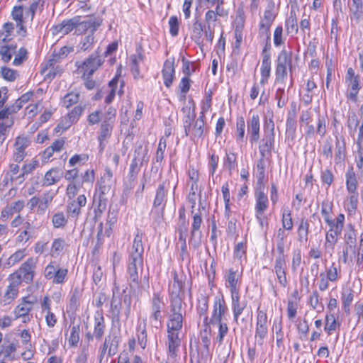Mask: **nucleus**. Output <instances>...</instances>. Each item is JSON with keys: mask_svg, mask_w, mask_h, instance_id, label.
<instances>
[{"mask_svg": "<svg viewBox=\"0 0 363 363\" xmlns=\"http://www.w3.org/2000/svg\"><path fill=\"white\" fill-rule=\"evenodd\" d=\"M143 232L138 229L133 245L128 250L127 259V277L130 287L134 291L143 289L141 285V277L143 272Z\"/></svg>", "mask_w": 363, "mask_h": 363, "instance_id": "1", "label": "nucleus"}, {"mask_svg": "<svg viewBox=\"0 0 363 363\" xmlns=\"http://www.w3.org/2000/svg\"><path fill=\"white\" fill-rule=\"evenodd\" d=\"M184 113L183 118L184 128L186 135H191L192 138H201L204 133V116L200 113L199 117L195 120V111L189 106L182 109Z\"/></svg>", "mask_w": 363, "mask_h": 363, "instance_id": "2", "label": "nucleus"}, {"mask_svg": "<svg viewBox=\"0 0 363 363\" xmlns=\"http://www.w3.org/2000/svg\"><path fill=\"white\" fill-rule=\"evenodd\" d=\"M345 217L343 213H340L333 221L328 223V230L325 233L324 247L326 252L331 255L334 251L335 245L338 241V237L341 235L344 228Z\"/></svg>", "mask_w": 363, "mask_h": 363, "instance_id": "3", "label": "nucleus"}, {"mask_svg": "<svg viewBox=\"0 0 363 363\" xmlns=\"http://www.w3.org/2000/svg\"><path fill=\"white\" fill-rule=\"evenodd\" d=\"M165 308L164 297L159 292L154 293L149 301V322L152 327L158 328L162 325Z\"/></svg>", "mask_w": 363, "mask_h": 363, "instance_id": "4", "label": "nucleus"}, {"mask_svg": "<svg viewBox=\"0 0 363 363\" xmlns=\"http://www.w3.org/2000/svg\"><path fill=\"white\" fill-rule=\"evenodd\" d=\"M287 68L290 72L293 71L292 52L283 49L277 59L275 70L276 82L283 84L287 77Z\"/></svg>", "mask_w": 363, "mask_h": 363, "instance_id": "5", "label": "nucleus"}, {"mask_svg": "<svg viewBox=\"0 0 363 363\" xmlns=\"http://www.w3.org/2000/svg\"><path fill=\"white\" fill-rule=\"evenodd\" d=\"M36 264L35 258H28L16 272L10 274L9 280H15L19 284L23 281L26 284L31 283L34 278Z\"/></svg>", "mask_w": 363, "mask_h": 363, "instance_id": "6", "label": "nucleus"}, {"mask_svg": "<svg viewBox=\"0 0 363 363\" xmlns=\"http://www.w3.org/2000/svg\"><path fill=\"white\" fill-rule=\"evenodd\" d=\"M274 123L272 119L266 122L264 135L260 140L259 151L262 157H269L272 155V150L274 143Z\"/></svg>", "mask_w": 363, "mask_h": 363, "instance_id": "7", "label": "nucleus"}, {"mask_svg": "<svg viewBox=\"0 0 363 363\" xmlns=\"http://www.w3.org/2000/svg\"><path fill=\"white\" fill-rule=\"evenodd\" d=\"M169 188V181H164L159 184L153 201L152 210H155L159 214V217H162L167 201V194Z\"/></svg>", "mask_w": 363, "mask_h": 363, "instance_id": "8", "label": "nucleus"}, {"mask_svg": "<svg viewBox=\"0 0 363 363\" xmlns=\"http://www.w3.org/2000/svg\"><path fill=\"white\" fill-rule=\"evenodd\" d=\"M193 214V221L191 228V235L189 238V244L192 245L194 249L200 247L201 244L202 233L200 230L201 225L203 220L201 218V213L199 212L194 213L191 211Z\"/></svg>", "mask_w": 363, "mask_h": 363, "instance_id": "9", "label": "nucleus"}, {"mask_svg": "<svg viewBox=\"0 0 363 363\" xmlns=\"http://www.w3.org/2000/svg\"><path fill=\"white\" fill-rule=\"evenodd\" d=\"M228 311V307L223 296H217L214 298L213 311L209 322L207 324L216 325L223 322V319Z\"/></svg>", "mask_w": 363, "mask_h": 363, "instance_id": "10", "label": "nucleus"}, {"mask_svg": "<svg viewBox=\"0 0 363 363\" xmlns=\"http://www.w3.org/2000/svg\"><path fill=\"white\" fill-rule=\"evenodd\" d=\"M277 254L275 255L274 271L277 275V278L279 284L286 287L288 281L286 275V256L284 255V252L277 251Z\"/></svg>", "mask_w": 363, "mask_h": 363, "instance_id": "11", "label": "nucleus"}, {"mask_svg": "<svg viewBox=\"0 0 363 363\" xmlns=\"http://www.w3.org/2000/svg\"><path fill=\"white\" fill-rule=\"evenodd\" d=\"M267 315L265 311L258 309L255 335L258 345H263L264 340L267 337Z\"/></svg>", "mask_w": 363, "mask_h": 363, "instance_id": "12", "label": "nucleus"}, {"mask_svg": "<svg viewBox=\"0 0 363 363\" xmlns=\"http://www.w3.org/2000/svg\"><path fill=\"white\" fill-rule=\"evenodd\" d=\"M147 149L143 147L142 145L138 147L135 151V157L130 164L129 177L131 179H135L137 174L139 172L138 163L143 165V162H147L148 159L147 157Z\"/></svg>", "mask_w": 363, "mask_h": 363, "instance_id": "13", "label": "nucleus"}, {"mask_svg": "<svg viewBox=\"0 0 363 363\" xmlns=\"http://www.w3.org/2000/svg\"><path fill=\"white\" fill-rule=\"evenodd\" d=\"M247 128L250 142L257 143L260 138V119L257 113H253L247 119Z\"/></svg>", "mask_w": 363, "mask_h": 363, "instance_id": "14", "label": "nucleus"}, {"mask_svg": "<svg viewBox=\"0 0 363 363\" xmlns=\"http://www.w3.org/2000/svg\"><path fill=\"white\" fill-rule=\"evenodd\" d=\"M86 204V198L81 194L76 199L68 200L66 206V212L68 216L77 219L82 213V208Z\"/></svg>", "mask_w": 363, "mask_h": 363, "instance_id": "15", "label": "nucleus"}, {"mask_svg": "<svg viewBox=\"0 0 363 363\" xmlns=\"http://www.w3.org/2000/svg\"><path fill=\"white\" fill-rule=\"evenodd\" d=\"M102 63L103 61L99 56V50L98 49L82 63V67L84 69L83 77L87 76L91 77Z\"/></svg>", "mask_w": 363, "mask_h": 363, "instance_id": "16", "label": "nucleus"}, {"mask_svg": "<svg viewBox=\"0 0 363 363\" xmlns=\"http://www.w3.org/2000/svg\"><path fill=\"white\" fill-rule=\"evenodd\" d=\"M30 140L25 136H18L16 138L14 143V151L13 154V160L21 162L26 156V149L30 145Z\"/></svg>", "mask_w": 363, "mask_h": 363, "instance_id": "17", "label": "nucleus"}, {"mask_svg": "<svg viewBox=\"0 0 363 363\" xmlns=\"http://www.w3.org/2000/svg\"><path fill=\"white\" fill-rule=\"evenodd\" d=\"M173 281L169 284L170 298H182V294L184 287L183 277H179L176 271L172 272Z\"/></svg>", "mask_w": 363, "mask_h": 363, "instance_id": "18", "label": "nucleus"}, {"mask_svg": "<svg viewBox=\"0 0 363 363\" xmlns=\"http://www.w3.org/2000/svg\"><path fill=\"white\" fill-rule=\"evenodd\" d=\"M20 284L15 280H10V284L7 286L4 295L0 298L1 306L9 305L16 299L18 294Z\"/></svg>", "mask_w": 363, "mask_h": 363, "instance_id": "19", "label": "nucleus"}, {"mask_svg": "<svg viewBox=\"0 0 363 363\" xmlns=\"http://www.w3.org/2000/svg\"><path fill=\"white\" fill-rule=\"evenodd\" d=\"M264 187H257L255 192V213H264L268 208L269 200L267 195L264 191Z\"/></svg>", "mask_w": 363, "mask_h": 363, "instance_id": "20", "label": "nucleus"}, {"mask_svg": "<svg viewBox=\"0 0 363 363\" xmlns=\"http://www.w3.org/2000/svg\"><path fill=\"white\" fill-rule=\"evenodd\" d=\"M77 25V17L64 20L61 23L53 26L51 28L53 35H67L75 29Z\"/></svg>", "mask_w": 363, "mask_h": 363, "instance_id": "21", "label": "nucleus"}, {"mask_svg": "<svg viewBox=\"0 0 363 363\" xmlns=\"http://www.w3.org/2000/svg\"><path fill=\"white\" fill-rule=\"evenodd\" d=\"M260 73L261 79L259 83L264 86L267 82L271 73V57L270 54L267 52V45L262 51V61Z\"/></svg>", "mask_w": 363, "mask_h": 363, "instance_id": "22", "label": "nucleus"}, {"mask_svg": "<svg viewBox=\"0 0 363 363\" xmlns=\"http://www.w3.org/2000/svg\"><path fill=\"white\" fill-rule=\"evenodd\" d=\"M83 292L84 289L79 286H76L71 289L69 294V299L67 305V311L74 312L78 309Z\"/></svg>", "mask_w": 363, "mask_h": 363, "instance_id": "23", "label": "nucleus"}, {"mask_svg": "<svg viewBox=\"0 0 363 363\" xmlns=\"http://www.w3.org/2000/svg\"><path fill=\"white\" fill-rule=\"evenodd\" d=\"M232 310L234 320L238 323L239 316L242 313L247 306V301H240L239 291H231Z\"/></svg>", "mask_w": 363, "mask_h": 363, "instance_id": "24", "label": "nucleus"}, {"mask_svg": "<svg viewBox=\"0 0 363 363\" xmlns=\"http://www.w3.org/2000/svg\"><path fill=\"white\" fill-rule=\"evenodd\" d=\"M32 303L27 301H23L19 303L14 309L15 318L18 319L22 318V322L24 323H28L30 320L29 312L32 310Z\"/></svg>", "mask_w": 363, "mask_h": 363, "instance_id": "25", "label": "nucleus"}, {"mask_svg": "<svg viewBox=\"0 0 363 363\" xmlns=\"http://www.w3.org/2000/svg\"><path fill=\"white\" fill-rule=\"evenodd\" d=\"M347 86L346 97L348 100L356 102L357 101V95L362 86L360 84V77L345 80Z\"/></svg>", "mask_w": 363, "mask_h": 363, "instance_id": "26", "label": "nucleus"}, {"mask_svg": "<svg viewBox=\"0 0 363 363\" xmlns=\"http://www.w3.org/2000/svg\"><path fill=\"white\" fill-rule=\"evenodd\" d=\"M168 356L172 359L177 357L181 340L179 333H167Z\"/></svg>", "mask_w": 363, "mask_h": 363, "instance_id": "27", "label": "nucleus"}, {"mask_svg": "<svg viewBox=\"0 0 363 363\" xmlns=\"http://www.w3.org/2000/svg\"><path fill=\"white\" fill-rule=\"evenodd\" d=\"M174 61L167 60L163 65L162 71L164 84L167 87H170L174 78Z\"/></svg>", "mask_w": 363, "mask_h": 363, "instance_id": "28", "label": "nucleus"}, {"mask_svg": "<svg viewBox=\"0 0 363 363\" xmlns=\"http://www.w3.org/2000/svg\"><path fill=\"white\" fill-rule=\"evenodd\" d=\"M225 286L230 289V291H239L238 286L240 274L238 270L233 268L229 269L225 273Z\"/></svg>", "mask_w": 363, "mask_h": 363, "instance_id": "29", "label": "nucleus"}, {"mask_svg": "<svg viewBox=\"0 0 363 363\" xmlns=\"http://www.w3.org/2000/svg\"><path fill=\"white\" fill-rule=\"evenodd\" d=\"M77 17V25L75 27V33L77 35L82 34L83 33L90 30V34H94L99 24L94 21L89 19L87 21H81V17Z\"/></svg>", "mask_w": 363, "mask_h": 363, "instance_id": "30", "label": "nucleus"}, {"mask_svg": "<svg viewBox=\"0 0 363 363\" xmlns=\"http://www.w3.org/2000/svg\"><path fill=\"white\" fill-rule=\"evenodd\" d=\"M23 7L22 6H16L12 11V17L16 22V26L18 28L17 33L22 37L26 35V29L23 25Z\"/></svg>", "mask_w": 363, "mask_h": 363, "instance_id": "31", "label": "nucleus"}, {"mask_svg": "<svg viewBox=\"0 0 363 363\" xmlns=\"http://www.w3.org/2000/svg\"><path fill=\"white\" fill-rule=\"evenodd\" d=\"M183 315L174 314L169 315L167 326V333H179V331L182 328Z\"/></svg>", "mask_w": 363, "mask_h": 363, "instance_id": "32", "label": "nucleus"}, {"mask_svg": "<svg viewBox=\"0 0 363 363\" xmlns=\"http://www.w3.org/2000/svg\"><path fill=\"white\" fill-rule=\"evenodd\" d=\"M63 172L59 168H52L48 171L44 177L43 185L50 186L57 183L62 177Z\"/></svg>", "mask_w": 363, "mask_h": 363, "instance_id": "33", "label": "nucleus"}, {"mask_svg": "<svg viewBox=\"0 0 363 363\" xmlns=\"http://www.w3.org/2000/svg\"><path fill=\"white\" fill-rule=\"evenodd\" d=\"M33 232L34 226L33 223L28 220L25 221L23 223L22 230L16 238L17 242L19 243H26L31 238Z\"/></svg>", "mask_w": 363, "mask_h": 363, "instance_id": "34", "label": "nucleus"}, {"mask_svg": "<svg viewBox=\"0 0 363 363\" xmlns=\"http://www.w3.org/2000/svg\"><path fill=\"white\" fill-rule=\"evenodd\" d=\"M344 240L347 245L346 247H349L354 253L357 242V231L352 224H349L347 225V229L345 230L344 234Z\"/></svg>", "mask_w": 363, "mask_h": 363, "instance_id": "35", "label": "nucleus"}, {"mask_svg": "<svg viewBox=\"0 0 363 363\" xmlns=\"http://www.w3.org/2000/svg\"><path fill=\"white\" fill-rule=\"evenodd\" d=\"M83 111H84V107H82V106H75L67 114V118L69 119V121L66 123L67 124L65 125H62V126H60L61 124H59L57 125V128H60L64 130L67 129L71 125V124H72L78 121L79 116L82 114Z\"/></svg>", "mask_w": 363, "mask_h": 363, "instance_id": "36", "label": "nucleus"}, {"mask_svg": "<svg viewBox=\"0 0 363 363\" xmlns=\"http://www.w3.org/2000/svg\"><path fill=\"white\" fill-rule=\"evenodd\" d=\"M286 125V135L287 138H291V140H294L296 136V115L294 113H289Z\"/></svg>", "mask_w": 363, "mask_h": 363, "instance_id": "37", "label": "nucleus"}, {"mask_svg": "<svg viewBox=\"0 0 363 363\" xmlns=\"http://www.w3.org/2000/svg\"><path fill=\"white\" fill-rule=\"evenodd\" d=\"M94 335L97 340H101L104 334L105 323L104 318L101 314H98L94 318Z\"/></svg>", "mask_w": 363, "mask_h": 363, "instance_id": "38", "label": "nucleus"}, {"mask_svg": "<svg viewBox=\"0 0 363 363\" xmlns=\"http://www.w3.org/2000/svg\"><path fill=\"white\" fill-rule=\"evenodd\" d=\"M21 169L18 164H11L9 166V169L6 172L4 180L6 183L9 182H17L20 183Z\"/></svg>", "mask_w": 363, "mask_h": 363, "instance_id": "39", "label": "nucleus"}, {"mask_svg": "<svg viewBox=\"0 0 363 363\" xmlns=\"http://www.w3.org/2000/svg\"><path fill=\"white\" fill-rule=\"evenodd\" d=\"M98 196H94L93 197V203L96 205V208H94V218L98 219L101 218L103 213L105 211L106 208V203L107 199L103 197H97Z\"/></svg>", "mask_w": 363, "mask_h": 363, "instance_id": "40", "label": "nucleus"}, {"mask_svg": "<svg viewBox=\"0 0 363 363\" xmlns=\"http://www.w3.org/2000/svg\"><path fill=\"white\" fill-rule=\"evenodd\" d=\"M354 291L351 289L344 290L341 293V301L342 303V308L345 313H349L350 311V306L353 301Z\"/></svg>", "mask_w": 363, "mask_h": 363, "instance_id": "41", "label": "nucleus"}, {"mask_svg": "<svg viewBox=\"0 0 363 363\" xmlns=\"http://www.w3.org/2000/svg\"><path fill=\"white\" fill-rule=\"evenodd\" d=\"M273 22L262 16L259 23V34L262 37L266 36L267 40H270V28Z\"/></svg>", "mask_w": 363, "mask_h": 363, "instance_id": "42", "label": "nucleus"}, {"mask_svg": "<svg viewBox=\"0 0 363 363\" xmlns=\"http://www.w3.org/2000/svg\"><path fill=\"white\" fill-rule=\"evenodd\" d=\"M325 275L331 282H336L341 277V269L335 262H333L329 267L325 268Z\"/></svg>", "mask_w": 363, "mask_h": 363, "instance_id": "43", "label": "nucleus"}, {"mask_svg": "<svg viewBox=\"0 0 363 363\" xmlns=\"http://www.w3.org/2000/svg\"><path fill=\"white\" fill-rule=\"evenodd\" d=\"M64 69L62 66L61 65H44L42 67L41 72L42 74H45V77L48 79H54L57 74H60L62 73Z\"/></svg>", "mask_w": 363, "mask_h": 363, "instance_id": "44", "label": "nucleus"}, {"mask_svg": "<svg viewBox=\"0 0 363 363\" xmlns=\"http://www.w3.org/2000/svg\"><path fill=\"white\" fill-rule=\"evenodd\" d=\"M113 125L114 123H113L102 121L100 130L99 132L98 140H106V139L109 138L112 133Z\"/></svg>", "mask_w": 363, "mask_h": 363, "instance_id": "45", "label": "nucleus"}, {"mask_svg": "<svg viewBox=\"0 0 363 363\" xmlns=\"http://www.w3.org/2000/svg\"><path fill=\"white\" fill-rule=\"evenodd\" d=\"M346 177V188L347 192L357 191V180L356 174L352 168L349 169L345 174Z\"/></svg>", "mask_w": 363, "mask_h": 363, "instance_id": "46", "label": "nucleus"}, {"mask_svg": "<svg viewBox=\"0 0 363 363\" xmlns=\"http://www.w3.org/2000/svg\"><path fill=\"white\" fill-rule=\"evenodd\" d=\"M281 224L282 228L286 230H291L293 228L294 223L291 217V211L288 207L282 208Z\"/></svg>", "mask_w": 363, "mask_h": 363, "instance_id": "47", "label": "nucleus"}, {"mask_svg": "<svg viewBox=\"0 0 363 363\" xmlns=\"http://www.w3.org/2000/svg\"><path fill=\"white\" fill-rule=\"evenodd\" d=\"M286 30L289 34H296L298 30L297 18L294 11H291L289 18L286 21Z\"/></svg>", "mask_w": 363, "mask_h": 363, "instance_id": "48", "label": "nucleus"}, {"mask_svg": "<svg viewBox=\"0 0 363 363\" xmlns=\"http://www.w3.org/2000/svg\"><path fill=\"white\" fill-rule=\"evenodd\" d=\"M39 164L38 160L33 159L28 162H26L22 168L21 169L20 183H22L25 180V177L33 172L34 169L37 168Z\"/></svg>", "mask_w": 363, "mask_h": 363, "instance_id": "49", "label": "nucleus"}, {"mask_svg": "<svg viewBox=\"0 0 363 363\" xmlns=\"http://www.w3.org/2000/svg\"><path fill=\"white\" fill-rule=\"evenodd\" d=\"M345 159V149L343 145H341L338 138L335 141V150L334 155V161L335 165L341 164Z\"/></svg>", "mask_w": 363, "mask_h": 363, "instance_id": "50", "label": "nucleus"}, {"mask_svg": "<svg viewBox=\"0 0 363 363\" xmlns=\"http://www.w3.org/2000/svg\"><path fill=\"white\" fill-rule=\"evenodd\" d=\"M67 274L68 269L67 268H62L58 265L50 280L53 284H63L67 279Z\"/></svg>", "mask_w": 363, "mask_h": 363, "instance_id": "51", "label": "nucleus"}, {"mask_svg": "<svg viewBox=\"0 0 363 363\" xmlns=\"http://www.w3.org/2000/svg\"><path fill=\"white\" fill-rule=\"evenodd\" d=\"M55 194L51 191H47L43 194L41 199H40V203L38 206V211L40 213H44L49 205L51 203Z\"/></svg>", "mask_w": 363, "mask_h": 363, "instance_id": "52", "label": "nucleus"}, {"mask_svg": "<svg viewBox=\"0 0 363 363\" xmlns=\"http://www.w3.org/2000/svg\"><path fill=\"white\" fill-rule=\"evenodd\" d=\"M13 30L14 24L13 23L8 22L4 23L2 30H0V43L10 41Z\"/></svg>", "mask_w": 363, "mask_h": 363, "instance_id": "53", "label": "nucleus"}, {"mask_svg": "<svg viewBox=\"0 0 363 363\" xmlns=\"http://www.w3.org/2000/svg\"><path fill=\"white\" fill-rule=\"evenodd\" d=\"M337 326V320L334 314L331 313L326 314L324 330L328 333V335H331L336 330Z\"/></svg>", "mask_w": 363, "mask_h": 363, "instance_id": "54", "label": "nucleus"}, {"mask_svg": "<svg viewBox=\"0 0 363 363\" xmlns=\"http://www.w3.org/2000/svg\"><path fill=\"white\" fill-rule=\"evenodd\" d=\"M359 121L354 113H352L349 115L347 119V127L349 129L350 135L352 137H354L355 133H357V128L359 127Z\"/></svg>", "mask_w": 363, "mask_h": 363, "instance_id": "55", "label": "nucleus"}, {"mask_svg": "<svg viewBox=\"0 0 363 363\" xmlns=\"http://www.w3.org/2000/svg\"><path fill=\"white\" fill-rule=\"evenodd\" d=\"M309 231L308 221L302 218L298 228V240L302 242L303 240L307 241Z\"/></svg>", "mask_w": 363, "mask_h": 363, "instance_id": "56", "label": "nucleus"}, {"mask_svg": "<svg viewBox=\"0 0 363 363\" xmlns=\"http://www.w3.org/2000/svg\"><path fill=\"white\" fill-rule=\"evenodd\" d=\"M245 122L243 117L238 118L236 122V140L238 143L243 142L245 139Z\"/></svg>", "mask_w": 363, "mask_h": 363, "instance_id": "57", "label": "nucleus"}, {"mask_svg": "<svg viewBox=\"0 0 363 363\" xmlns=\"http://www.w3.org/2000/svg\"><path fill=\"white\" fill-rule=\"evenodd\" d=\"M203 32V27L199 21H196L193 24V29L191 38L197 44L201 43V37Z\"/></svg>", "mask_w": 363, "mask_h": 363, "instance_id": "58", "label": "nucleus"}, {"mask_svg": "<svg viewBox=\"0 0 363 363\" xmlns=\"http://www.w3.org/2000/svg\"><path fill=\"white\" fill-rule=\"evenodd\" d=\"M94 181V172L93 169H87L76 180L79 186H83L84 184H91Z\"/></svg>", "mask_w": 363, "mask_h": 363, "instance_id": "59", "label": "nucleus"}, {"mask_svg": "<svg viewBox=\"0 0 363 363\" xmlns=\"http://www.w3.org/2000/svg\"><path fill=\"white\" fill-rule=\"evenodd\" d=\"M275 236L277 242V251L284 252L285 240L287 238V234L285 232V229L282 228H279Z\"/></svg>", "mask_w": 363, "mask_h": 363, "instance_id": "60", "label": "nucleus"}, {"mask_svg": "<svg viewBox=\"0 0 363 363\" xmlns=\"http://www.w3.org/2000/svg\"><path fill=\"white\" fill-rule=\"evenodd\" d=\"M182 71L184 74L189 77L194 73L199 67V64L196 62H190L184 57H182Z\"/></svg>", "mask_w": 363, "mask_h": 363, "instance_id": "61", "label": "nucleus"}, {"mask_svg": "<svg viewBox=\"0 0 363 363\" xmlns=\"http://www.w3.org/2000/svg\"><path fill=\"white\" fill-rule=\"evenodd\" d=\"M335 176L332 170L327 167L320 170V180L323 185L330 186L334 182Z\"/></svg>", "mask_w": 363, "mask_h": 363, "instance_id": "62", "label": "nucleus"}, {"mask_svg": "<svg viewBox=\"0 0 363 363\" xmlns=\"http://www.w3.org/2000/svg\"><path fill=\"white\" fill-rule=\"evenodd\" d=\"M67 218L65 217L63 212H57L52 217V223L55 228H62L67 223Z\"/></svg>", "mask_w": 363, "mask_h": 363, "instance_id": "63", "label": "nucleus"}, {"mask_svg": "<svg viewBox=\"0 0 363 363\" xmlns=\"http://www.w3.org/2000/svg\"><path fill=\"white\" fill-rule=\"evenodd\" d=\"M0 73L1 77L9 82H13L18 77V72L16 70L7 67H2Z\"/></svg>", "mask_w": 363, "mask_h": 363, "instance_id": "64", "label": "nucleus"}]
</instances>
